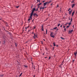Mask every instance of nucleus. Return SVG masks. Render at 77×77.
<instances>
[{
	"instance_id": "nucleus-1",
	"label": "nucleus",
	"mask_w": 77,
	"mask_h": 77,
	"mask_svg": "<svg viewBox=\"0 0 77 77\" xmlns=\"http://www.w3.org/2000/svg\"><path fill=\"white\" fill-rule=\"evenodd\" d=\"M36 11V9L35 8H33L32 11V12L31 14V15L29 17V18L28 19V21H30V20H32V16L33 15V12H34V11Z\"/></svg>"
},
{
	"instance_id": "nucleus-2",
	"label": "nucleus",
	"mask_w": 77,
	"mask_h": 77,
	"mask_svg": "<svg viewBox=\"0 0 77 77\" xmlns=\"http://www.w3.org/2000/svg\"><path fill=\"white\" fill-rule=\"evenodd\" d=\"M53 32H51V33H50V36L51 37H52V38H54V35H53Z\"/></svg>"
},
{
	"instance_id": "nucleus-3",
	"label": "nucleus",
	"mask_w": 77,
	"mask_h": 77,
	"mask_svg": "<svg viewBox=\"0 0 77 77\" xmlns=\"http://www.w3.org/2000/svg\"><path fill=\"white\" fill-rule=\"evenodd\" d=\"M33 38H34V39H35V38H37V35L35 34H34V36Z\"/></svg>"
},
{
	"instance_id": "nucleus-4",
	"label": "nucleus",
	"mask_w": 77,
	"mask_h": 77,
	"mask_svg": "<svg viewBox=\"0 0 77 77\" xmlns=\"http://www.w3.org/2000/svg\"><path fill=\"white\" fill-rule=\"evenodd\" d=\"M72 10L71 11H69V15H71V12H72Z\"/></svg>"
},
{
	"instance_id": "nucleus-5",
	"label": "nucleus",
	"mask_w": 77,
	"mask_h": 77,
	"mask_svg": "<svg viewBox=\"0 0 77 77\" xmlns=\"http://www.w3.org/2000/svg\"><path fill=\"white\" fill-rule=\"evenodd\" d=\"M43 25L42 26V31H44V27H43Z\"/></svg>"
},
{
	"instance_id": "nucleus-6",
	"label": "nucleus",
	"mask_w": 77,
	"mask_h": 77,
	"mask_svg": "<svg viewBox=\"0 0 77 77\" xmlns=\"http://www.w3.org/2000/svg\"><path fill=\"white\" fill-rule=\"evenodd\" d=\"M72 31H73V30H72L71 31H70L69 32V33H71V32H72Z\"/></svg>"
},
{
	"instance_id": "nucleus-7",
	"label": "nucleus",
	"mask_w": 77,
	"mask_h": 77,
	"mask_svg": "<svg viewBox=\"0 0 77 77\" xmlns=\"http://www.w3.org/2000/svg\"><path fill=\"white\" fill-rule=\"evenodd\" d=\"M46 5H47V3H44L43 5L44 6H46Z\"/></svg>"
},
{
	"instance_id": "nucleus-8",
	"label": "nucleus",
	"mask_w": 77,
	"mask_h": 77,
	"mask_svg": "<svg viewBox=\"0 0 77 77\" xmlns=\"http://www.w3.org/2000/svg\"><path fill=\"white\" fill-rule=\"evenodd\" d=\"M75 5V4H73L72 6V8H73L74 7V6Z\"/></svg>"
},
{
	"instance_id": "nucleus-9",
	"label": "nucleus",
	"mask_w": 77,
	"mask_h": 77,
	"mask_svg": "<svg viewBox=\"0 0 77 77\" xmlns=\"http://www.w3.org/2000/svg\"><path fill=\"white\" fill-rule=\"evenodd\" d=\"M36 15H37V14H36V13H34L33 15L34 16V17H35V16H36Z\"/></svg>"
},
{
	"instance_id": "nucleus-10",
	"label": "nucleus",
	"mask_w": 77,
	"mask_h": 77,
	"mask_svg": "<svg viewBox=\"0 0 77 77\" xmlns=\"http://www.w3.org/2000/svg\"><path fill=\"white\" fill-rule=\"evenodd\" d=\"M24 66L25 68H27L28 66H27L24 65Z\"/></svg>"
},
{
	"instance_id": "nucleus-11",
	"label": "nucleus",
	"mask_w": 77,
	"mask_h": 77,
	"mask_svg": "<svg viewBox=\"0 0 77 77\" xmlns=\"http://www.w3.org/2000/svg\"><path fill=\"white\" fill-rule=\"evenodd\" d=\"M74 11H73V13H72V16H73L74 15Z\"/></svg>"
},
{
	"instance_id": "nucleus-12",
	"label": "nucleus",
	"mask_w": 77,
	"mask_h": 77,
	"mask_svg": "<svg viewBox=\"0 0 77 77\" xmlns=\"http://www.w3.org/2000/svg\"><path fill=\"white\" fill-rule=\"evenodd\" d=\"M42 5V3H40L39 4H38L37 5L38 6H40V5Z\"/></svg>"
},
{
	"instance_id": "nucleus-13",
	"label": "nucleus",
	"mask_w": 77,
	"mask_h": 77,
	"mask_svg": "<svg viewBox=\"0 0 77 77\" xmlns=\"http://www.w3.org/2000/svg\"><path fill=\"white\" fill-rule=\"evenodd\" d=\"M22 74H23V72L21 73L19 75V77H20V76H21Z\"/></svg>"
},
{
	"instance_id": "nucleus-14",
	"label": "nucleus",
	"mask_w": 77,
	"mask_h": 77,
	"mask_svg": "<svg viewBox=\"0 0 77 77\" xmlns=\"http://www.w3.org/2000/svg\"><path fill=\"white\" fill-rule=\"evenodd\" d=\"M5 25H6V26H8V25H7L8 24V23H7L6 22L5 23Z\"/></svg>"
},
{
	"instance_id": "nucleus-15",
	"label": "nucleus",
	"mask_w": 77,
	"mask_h": 77,
	"mask_svg": "<svg viewBox=\"0 0 77 77\" xmlns=\"http://www.w3.org/2000/svg\"><path fill=\"white\" fill-rule=\"evenodd\" d=\"M53 44H54V46H56V45H55V43L54 42Z\"/></svg>"
},
{
	"instance_id": "nucleus-16",
	"label": "nucleus",
	"mask_w": 77,
	"mask_h": 77,
	"mask_svg": "<svg viewBox=\"0 0 77 77\" xmlns=\"http://www.w3.org/2000/svg\"><path fill=\"white\" fill-rule=\"evenodd\" d=\"M29 26H28V27H25V29H27V28H29Z\"/></svg>"
},
{
	"instance_id": "nucleus-17",
	"label": "nucleus",
	"mask_w": 77,
	"mask_h": 77,
	"mask_svg": "<svg viewBox=\"0 0 77 77\" xmlns=\"http://www.w3.org/2000/svg\"><path fill=\"white\" fill-rule=\"evenodd\" d=\"M57 29V27H56L54 28V29Z\"/></svg>"
},
{
	"instance_id": "nucleus-18",
	"label": "nucleus",
	"mask_w": 77,
	"mask_h": 77,
	"mask_svg": "<svg viewBox=\"0 0 77 77\" xmlns=\"http://www.w3.org/2000/svg\"><path fill=\"white\" fill-rule=\"evenodd\" d=\"M5 42H6L5 41H4L3 42V44H5Z\"/></svg>"
},
{
	"instance_id": "nucleus-19",
	"label": "nucleus",
	"mask_w": 77,
	"mask_h": 77,
	"mask_svg": "<svg viewBox=\"0 0 77 77\" xmlns=\"http://www.w3.org/2000/svg\"><path fill=\"white\" fill-rule=\"evenodd\" d=\"M70 20H71L70 22H72V18H71Z\"/></svg>"
},
{
	"instance_id": "nucleus-20",
	"label": "nucleus",
	"mask_w": 77,
	"mask_h": 77,
	"mask_svg": "<svg viewBox=\"0 0 77 77\" xmlns=\"http://www.w3.org/2000/svg\"><path fill=\"white\" fill-rule=\"evenodd\" d=\"M71 23H69V26H70V25H71Z\"/></svg>"
},
{
	"instance_id": "nucleus-21",
	"label": "nucleus",
	"mask_w": 77,
	"mask_h": 77,
	"mask_svg": "<svg viewBox=\"0 0 77 77\" xmlns=\"http://www.w3.org/2000/svg\"><path fill=\"white\" fill-rule=\"evenodd\" d=\"M16 8H19V6H16Z\"/></svg>"
},
{
	"instance_id": "nucleus-22",
	"label": "nucleus",
	"mask_w": 77,
	"mask_h": 77,
	"mask_svg": "<svg viewBox=\"0 0 77 77\" xmlns=\"http://www.w3.org/2000/svg\"><path fill=\"white\" fill-rule=\"evenodd\" d=\"M47 29H46V34H47Z\"/></svg>"
},
{
	"instance_id": "nucleus-23",
	"label": "nucleus",
	"mask_w": 77,
	"mask_h": 77,
	"mask_svg": "<svg viewBox=\"0 0 77 77\" xmlns=\"http://www.w3.org/2000/svg\"><path fill=\"white\" fill-rule=\"evenodd\" d=\"M69 27V26H67V28H68V27Z\"/></svg>"
},
{
	"instance_id": "nucleus-24",
	"label": "nucleus",
	"mask_w": 77,
	"mask_h": 77,
	"mask_svg": "<svg viewBox=\"0 0 77 77\" xmlns=\"http://www.w3.org/2000/svg\"><path fill=\"white\" fill-rule=\"evenodd\" d=\"M69 10H71V8H69L68 10V11H69Z\"/></svg>"
},
{
	"instance_id": "nucleus-25",
	"label": "nucleus",
	"mask_w": 77,
	"mask_h": 77,
	"mask_svg": "<svg viewBox=\"0 0 77 77\" xmlns=\"http://www.w3.org/2000/svg\"><path fill=\"white\" fill-rule=\"evenodd\" d=\"M15 45L16 47H17V45L16 43H15Z\"/></svg>"
},
{
	"instance_id": "nucleus-26",
	"label": "nucleus",
	"mask_w": 77,
	"mask_h": 77,
	"mask_svg": "<svg viewBox=\"0 0 77 77\" xmlns=\"http://www.w3.org/2000/svg\"><path fill=\"white\" fill-rule=\"evenodd\" d=\"M61 39H64V38H63L62 37H61Z\"/></svg>"
},
{
	"instance_id": "nucleus-27",
	"label": "nucleus",
	"mask_w": 77,
	"mask_h": 77,
	"mask_svg": "<svg viewBox=\"0 0 77 77\" xmlns=\"http://www.w3.org/2000/svg\"><path fill=\"white\" fill-rule=\"evenodd\" d=\"M50 58H51V57H50L48 58L49 60H50Z\"/></svg>"
},
{
	"instance_id": "nucleus-28",
	"label": "nucleus",
	"mask_w": 77,
	"mask_h": 77,
	"mask_svg": "<svg viewBox=\"0 0 77 77\" xmlns=\"http://www.w3.org/2000/svg\"><path fill=\"white\" fill-rule=\"evenodd\" d=\"M59 26H60V23H59V24L57 26L58 27H59Z\"/></svg>"
},
{
	"instance_id": "nucleus-29",
	"label": "nucleus",
	"mask_w": 77,
	"mask_h": 77,
	"mask_svg": "<svg viewBox=\"0 0 77 77\" xmlns=\"http://www.w3.org/2000/svg\"><path fill=\"white\" fill-rule=\"evenodd\" d=\"M45 3H46V4H47V3H49V2H46Z\"/></svg>"
},
{
	"instance_id": "nucleus-30",
	"label": "nucleus",
	"mask_w": 77,
	"mask_h": 77,
	"mask_svg": "<svg viewBox=\"0 0 77 77\" xmlns=\"http://www.w3.org/2000/svg\"><path fill=\"white\" fill-rule=\"evenodd\" d=\"M36 17H38V15L37 14H36V15H35Z\"/></svg>"
},
{
	"instance_id": "nucleus-31",
	"label": "nucleus",
	"mask_w": 77,
	"mask_h": 77,
	"mask_svg": "<svg viewBox=\"0 0 77 77\" xmlns=\"http://www.w3.org/2000/svg\"><path fill=\"white\" fill-rule=\"evenodd\" d=\"M58 7H59V6L58 5H57V8H58Z\"/></svg>"
},
{
	"instance_id": "nucleus-32",
	"label": "nucleus",
	"mask_w": 77,
	"mask_h": 77,
	"mask_svg": "<svg viewBox=\"0 0 77 77\" xmlns=\"http://www.w3.org/2000/svg\"><path fill=\"white\" fill-rule=\"evenodd\" d=\"M35 26H34V28H33V29H35Z\"/></svg>"
},
{
	"instance_id": "nucleus-33",
	"label": "nucleus",
	"mask_w": 77,
	"mask_h": 77,
	"mask_svg": "<svg viewBox=\"0 0 77 77\" xmlns=\"http://www.w3.org/2000/svg\"><path fill=\"white\" fill-rule=\"evenodd\" d=\"M71 3H74V1H72L71 2Z\"/></svg>"
},
{
	"instance_id": "nucleus-34",
	"label": "nucleus",
	"mask_w": 77,
	"mask_h": 77,
	"mask_svg": "<svg viewBox=\"0 0 77 77\" xmlns=\"http://www.w3.org/2000/svg\"><path fill=\"white\" fill-rule=\"evenodd\" d=\"M42 9H44V7H43V8H42Z\"/></svg>"
},
{
	"instance_id": "nucleus-35",
	"label": "nucleus",
	"mask_w": 77,
	"mask_h": 77,
	"mask_svg": "<svg viewBox=\"0 0 77 77\" xmlns=\"http://www.w3.org/2000/svg\"><path fill=\"white\" fill-rule=\"evenodd\" d=\"M65 31H66V28H64Z\"/></svg>"
},
{
	"instance_id": "nucleus-36",
	"label": "nucleus",
	"mask_w": 77,
	"mask_h": 77,
	"mask_svg": "<svg viewBox=\"0 0 77 77\" xmlns=\"http://www.w3.org/2000/svg\"><path fill=\"white\" fill-rule=\"evenodd\" d=\"M38 2H39V3L40 2V1H37Z\"/></svg>"
},
{
	"instance_id": "nucleus-37",
	"label": "nucleus",
	"mask_w": 77,
	"mask_h": 77,
	"mask_svg": "<svg viewBox=\"0 0 77 77\" xmlns=\"http://www.w3.org/2000/svg\"><path fill=\"white\" fill-rule=\"evenodd\" d=\"M3 75H0V76H1V77H2V76H3Z\"/></svg>"
},
{
	"instance_id": "nucleus-38",
	"label": "nucleus",
	"mask_w": 77,
	"mask_h": 77,
	"mask_svg": "<svg viewBox=\"0 0 77 77\" xmlns=\"http://www.w3.org/2000/svg\"><path fill=\"white\" fill-rule=\"evenodd\" d=\"M51 2V1H50L49 2V3H50Z\"/></svg>"
},
{
	"instance_id": "nucleus-39",
	"label": "nucleus",
	"mask_w": 77,
	"mask_h": 77,
	"mask_svg": "<svg viewBox=\"0 0 77 77\" xmlns=\"http://www.w3.org/2000/svg\"><path fill=\"white\" fill-rule=\"evenodd\" d=\"M38 9H37L36 10V11H38Z\"/></svg>"
},
{
	"instance_id": "nucleus-40",
	"label": "nucleus",
	"mask_w": 77,
	"mask_h": 77,
	"mask_svg": "<svg viewBox=\"0 0 77 77\" xmlns=\"http://www.w3.org/2000/svg\"><path fill=\"white\" fill-rule=\"evenodd\" d=\"M60 27H62V25H61Z\"/></svg>"
},
{
	"instance_id": "nucleus-41",
	"label": "nucleus",
	"mask_w": 77,
	"mask_h": 77,
	"mask_svg": "<svg viewBox=\"0 0 77 77\" xmlns=\"http://www.w3.org/2000/svg\"><path fill=\"white\" fill-rule=\"evenodd\" d=\"M72 62H74V60H72Z\"/></svg>"
},
{
	"instance_id": "nucleus-42",
	"label": "nucleus",
	"mask_w": 77,
	"mask_h": 77,
	"mask_svg": "<svg viewBox=\"0 0 77 77\" xmlns=\"http://www.w3.org/2000/svg\"><path fill=\"white\" fill-rule=\"evenodd\" d=\"M33 68L34 69H35V67H34Z\"/></svg>"
},
{
	"instance_id": "nucleus-43",
	"label": "nucleus",
	"mask_w": 77,
	"mask_h": 77,
	"mask_svg": "<svg viewBox=\"0 0 77 77\" xmlns=\"http://www.w3.org/2000/svg\"><path fill=\"white\" fill-rule=\"evenodd\" d=\"M45 59H46V58H47V57H45Z\"/></svg>"
},
{
	"instance_id": "nucleus-44",
	"label": "nucleus",
	"mask_w": 77,
	"mask_h": 77,
	"mask_svg": "<svg viewBox=\"0 0 77 77\" xmlns=\"http://www.w3.org/2000/svg\"><path fill=\"white\" fill-rule=\"evenodd\" d=\"M42 9V8L41 7L40 8V9Z\"/></svg>"
},
{
	"instance_id": "nucleus-45",
	"label": "nucleus",
	"mask_w": 77,
	"mask_h": 77,
	"mask_svg": "<svg viewBox=\"0 0 77 77\" xmlns=\"http://www.w3.org/2000/svg\"><path fill=\"white\" fill-rule=\"evenodd\" d=\"M63 28H65V26H63Z\"/></svg>"
},
{
	"instance_id": "nucleus-46",
	"label": "nucleus",
	"mask_w": 77,
	"mask_h": 77,
	"mask_svg": "<svg viewBox=\"0 0 77 77\" xmlns=\"http://www.w3.org/2000/svg\"><path fill=\"white\" fill-rule=\"evenodd\" d=\"M42 42V44H43V43H42V42Z\"/></svg>"
},
{
	"instance_id": "nucleus-47",
	"label": "nucleus",
	"mask_w": 77,
	"mask_h": 77,
	"mask_svg": "<svg viewBox=\"0 0 77 77\" xmlns=\"http://www.w3.org/2000/svg\"><path fill=\"white\" fill-rule=\"evenodd\" d=\"M43 40H44V41H45V39H44Z\"/></svg>"
},
{
	"instance_id": "nucleus-48",
	"label": "nucleus",
	"mask_w": 77,
	"mask_h": 77,
	"mask_svg": "<svg viewBox=\"0 0 77 77\" xmlns=\"http://www.w3.org/2000/svg\"><path fill=\"white\" fill-rule=\"evenodd\" d=\"M37 1H40V0H37Z\"/></svg>"
},
{
	"instance_id": "nucleus-49",
	"label": "nucleus",
	"mask_w": 77,
	"mask_h": 77,
	"mask_svg": "<svg viewBox=\"0 0 77 77\" xmlns=\"http://www.w3.org/2000/svg\"><path fill=\"white\" fill-rule=\"evenodd\" d=\"M35 75H34L33 76V77H35Z\"/></svg>"
},
{
	"instance_id": "nucleus-50",
	"label": "nucleus",
	"mask_w": 77,
	"mask_h": 77,
	"mask_svg": "<svg viewBox=\"0 0 77 77\" xmlns=\"http://www.w3.org/2000/svg\"><path fill=\"white\" fill-rule=\"evenodd\" d=\"M32 22H33V20H32Z\"/></svg>"
},
{
	"instance_id": "nucleus-51",
	"label": "nucleus",
	"mask_w": 77,
	"mask_h": 77,
	"mask_svg": "<svg viewBox=\"0 0 77 77\" xmlns=\"http://www.w3.org/2000/svg\"><path fill=\"white\" fill-rule=\"evenodd\" d=\"M42 2L44 3V1H43Z\"/></svg>"
},
{
	"instance_id": "nucleus-52",
	"label": "nucleus",
	"mask_w": 77,
	"mask_h": 77,
	"mask_svg": "<svg viewBox=\"0 0 77 77\" xmlns=\"http://www.w3.org/2000/svg\"><path fill=\"white\" fill-rule=\"evenodd\" d=\"M53 50H54V47H53Z\"/></svg>"
},
{
	"instance_id": "nucleus-53",
	"label": "nucleus",
	"mask_w": 77,
	"mask_h": 77,
	"mask_svg": "<svg viewBox=\"0 0 77 77\" xmlns=\"http://www.w3.org/2000/svg\"><path fill=\"white\" fill-rule=\"evenodd\" d=\"M43 55H44V54L43 53Z\"/></svg>"
},
{
	"instance_id": "nucleus-54",
	"label": "nucleus",
	"mask_w": 77,
	"mask_h": 77,
	"mask_svg": "<svg viewBox=\"0 0 77 77\" xmlns=\"http://www.w3.org/2000/svg\"><path fill=\"white\" fill-rule=\"evenodd\" d=\"M73 27L74 28V25L73 26Z\"/></svg>"
},
{
	"instance_id": "nucleus-55",
	"label": "nucleus",
	"mask_w": 77,
	"mask_h": 77,
	"mask_svg": "<svg viewBox=\"0 0 77 77\" xmlns=\"http://www.w3.org/2000/svg\"><path fill=\"white\" fill-rule=\"evenodd\" d=\"M58 30V29H57V30Z\"/></svg>"
},
{
	"instance_id": "nucleus-56",
	"label": "nucleus",
	"mask_w": 77,
	"mask_h": 77,
	"mask_svg": "<svg viewBox=\"0 0 77 77\" xmlns=\"http://www.w3.org/2000/svg\"><path fill=\"white\" fill-rule=\"evenodd\" d=\"M38 8H39V6H38Z\"/></svg>"
},
{
	"instance_id": "nucleus-57",
	"label": "nucleus",
	"mask_w": 77,
	"mask_h": 77,
	"mask_svg": "<svg viewBox=\"0 0 77 77\" xmlns=\"http://www.w3.org/2000/svg\"><path fill=\"white\" fill-rule=\"evenodd\" d=\"M0 20H2V19H1V18H0Z\"/></svg>"
},
{
	"instance_id": "nucleus-58",
	"label": "nucleus",
	"mask_w": 77,
	"mask_h": 77,
	"mask_svg": "<svg viewBox=\"0 0 77 77\" xmlns=\"http://www.w3.org/2000/svg\"><path fill=\"white\" fill-rule=\"evenodd\" d=\"M25 30H26H26H26V29Z\"/></svg>"
},
{
	"instance_id": "nucleus-59",
	"label": "nucleus",
	"mask_w": 77,
	"mask_h": 77,
	"mask_svg": "<svg viewBox=\"0 0 77 77\" xmlns=\"http://www.w3.org/2000/svg\"><path fill=\"white\" fill-rule=\"evenodd\" d=\"M38 2L37 1V3H38Z\"/></svg>"
},
{
	"instance_id": "nucleus-60",
	"label": "nucleus",
	"mask_w": 77,
	"mask_h": 77,
	"mask_svg": "<svg viewBox=\"0 0 77 77\" xmlns=\"http://www.w3.org/2000/svg\"><path fill=\"white\" fill-rule=\"evenodd\" d=\"M52 5V4H51V5Z\"/></svg>"
},
{
	"instance_id": "nucleus-61",
	"label": "nucleus",
	"mask_w": 77,
	"mask_h": 77,
	"mask_svg": "<svg viewBox=\"0 0 77 77\" xmlns=\"http://www.w3.org/2000/svg\"><path fill=\"white\" fill-rule=\"evenodd\" d=\"M28 32H29V30L28 31Z\"/></svg>"
},
{
	"instance_id": "nucleus-62",
	"label": "nucleus",
	"mask_w": 77,
	"mask_h": 77,
	"mask_svg": "<svg viewBox=\"0 0 77 77\" xmlns=\"http://www.w3.org/2000/svg\"><path fill=\"white\" fill-rule=\"evenodd\" d=\"M45 8H46V7H45Z\"/></svg>"
}]
</instances>
